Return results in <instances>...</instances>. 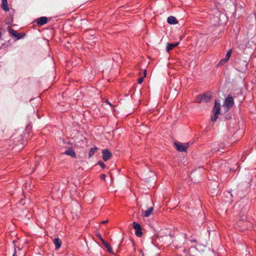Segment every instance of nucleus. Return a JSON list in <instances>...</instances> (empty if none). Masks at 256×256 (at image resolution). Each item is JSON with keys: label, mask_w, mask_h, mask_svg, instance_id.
<instances>
[{"label": "nucleus", "mask_w": 256, "mask_h": 256, "mask_svg": "<svg viewBox=\"0 0 256 256\" xmlns=\"http://www.w3.org/2000/svg\"><path fill=\"white\" fill-rule=\"evenodd\" d=\"M246 61L240 60L235 64L236 68L240 72H243L247 69Z\"/></svg>", "instance_id": "1"}, {"label": "nucleus", "mask_w": 256, "mask_h": 256, "mask_svg": "<svg viewBox=\"0 0 256 256\" xmlns=\"http://www.w3.org/2000/svg\"><path fill=\"white\" fill-rule=\"evenodd\" d=\"M234 104L233 98L228 95L224 100V106L226 110L228 111L230 108H232Z\"/></svg>", "instance_id": "2"}, {"label": "nucleus", "mask_w": 256, "mask_h": 256, "mask_svg": "<svg viewBox=\"0 0 256 256\" xmlns=\"http://www.w3.org/2000/svg\"><path fill=\"white\" fill-rule=\"evenodd\" d=\"M213 112L214 115L211 116V120L212 122H215L218 118V116L220 112V104L215 101L214 106L213 108Z\"/></svg>", "instance_id": "3"}, {"label": "nucleus", "mask_w": 256, "mask_h": 256, "mask_svg": "<svg viewBox=\"0 0 256 256\" xmlns=\"http://www.w3.org/2000/svg\"><path fill=\"white\" fill-rule=\"evenodd\" d=\"M174 146L177 150L181 152H186L188 146V144H186L184 145H182L180 142H174Z\"/></svg>", "instance_id": "4"}, {"label": "nucleus", "mask_w": 256, "mask_h": 256, "mask_svg": "<svg viewBox=\"0 0 256 256\" xmlns=\"http://www.w3.org/2000/svg\"><path fill=\"white\" fill-rule=\"evenodd\" d=\"M134 228L136 230L135 234L138 237H140L142 236V228L140 224L136 222L132 223Z\"/></svg>", "instance_id": "5"}, {"label": "nucleus", "mask_w": 256, "mask_h": 256, "mask_svg": "<svg viewBox=\"0 0 256 256\" xmlns=\"http://www.w3.org/2000/svg\"><path fill=\"white\" fill-rule=\"evenodd\" d=\"M102 153V158L106 162L109 160L112 156V153L108 150H103Z\"/></svg>", "instance_id": "6"}, {"label": "nucleus", "mask_w": 256, "mask_h": 256, "mask_svg": "<svg viewBox=\"0 0 256 256\" xmlns=\"http://www.w3.org/2000/svg\"><path fill=\"white\" fill-rule=\"evenodd\" d=\"M201 96L202 98L200 100H203V102H209L212 99V94L209 92L205 93Z\"/></svg>", "instance_id": "7"}, {"label": "nucleus", "mask_w": 256, "mask_h": 256, "mask_svg": "<svg viewBox=\"0 0 256 256\" xmlns=\"http://www.w3.org/2000/svg\"><path fill=\"white\" fill-rule=\"evenodd\" d=\"M36 22L38 26H42L48 22V18L45 16H42L36 20Z\"/></svg>", "instance_id": "8"}, {"label": "nucleus", "mask_w": 256, "mask_h": 256, "mask_svg": "<svg viewBox=\"0 0 256 256\" xmlns=\"http://www.w3.org/2000/svg\"><path fill=\"white\" fill-rule=\"evenodd\" d=\"M1 6L2 9L6 12H8L10 10L7 0H2Z\"/></svg>", "instance_id": "9"}, {"label": "nucleus", "mask_w": 256, "mask_h": 256, "mask_svg": "<svg viewBox=\"0 0 256 256\" xmlns=\"http://www.w3.org/2000/svg\"><path fill=\"white\" fill-rule=\"evenodd\" d=\"M154 210V208L151 206L150 207L146 210L144 211L143 210H142V212L143 213L144 212V216L145 217H148L150 215H151L152 214Z\"/></svg>", "instance_id": "10"}, {"label": "nucleus", "mask_w": 256, "mask_h": 256, "mask_svg": "<svg viewBox=\"0 0 256 256\" xmlns=\"http://www.w3.org/2000/svg\"><path fill=\"white\" fill-rule=\"evenodd\" d=\"M53 242L55 246V248L56 250L59 249L62 245V242L58 238H55L53 240Z\"/></svg>", "instance_id": "11"}, {"label": "nucleus", "mask_w": 256, "mask_h": 256, "mask_svg": "<svg viewBox=\"0 0 256 256\" xmlns=\"http://www.w3.org/2000/svg\"><path fill=\"white\" fill-rule=\"evenodd\" d=\"M167 22L170 24H175L178 22L176 18L173 16H168L167 19Z\"/></svg>", "instance_id": "12"}, {"label": "nucleus", "mask_w": 256, "mask_h": 256, "mask_svg": "<svg viewBox=\"0 0 256 256\" xmlns=\"http://www.w3.org/2000/svg\"><path fill=\"white\" fill-rule=\"evenodd\" d=\"M179 44V42L176 43H172V44H168L166 47L167 52H169L172 50L174 48L178 46Z\"/></svg>", "instance_id": "13"}, {"label": "nucleus", "mask_w": 256, "mask_h": 256, "mask_svg": "<svg viewBox=\"0 0 256 256\" xmlns=\"http://www.w3.org/2000/svg\"><path fill=\"white\" fill-rule=\"evenodd\" d=\"M64 154L70 156L74 158H75L76 156V154L75 152L72 148H70L66 150L65 152H64Z\"/></svg>", "instance_id": "14"}, {"label": "nucleus", "mask_w": 256, "mask_h": 256, "mask_svg": "<svg viewBox=\"0 0 256 256\" xmlns=\"http://www.w3.org/2000/svg\"><path fill=\"white\" fill-rule=\"evenodd\" d=\"M102 244L104 245L105 248H106V250H107L108 251V252H110V253H112L113 252L112 248L110 246L109 244L107 242L104 241V242H102Z\"/></svg>", "instance_id": "15"}, {"label": "nucleus", "mask_w": 256, "mask_h": 256, "mask_svg": "<svg viewBox=\"0 0 256 256\" xmlns=\"http://www.w3.org/2000/svg\"><path fill=\"white\" fill-rule=\"evenodd\" d=\"M146 70H144L143 72V76H141L140 78H138V84H141L142 82L144 80V77H146Z\"/></svg>", "instance_id": "16"}, {"label": "nucleus", "mask_w": 256, "mask_h": 256, "mask_svg": "<svg viewBox=\"0 0 256 256\" xmlns=\"http://www.w3.org/2000/svg\"><path fill=\"white\" fill-rule=\"evenodd\" d=\"M8 32L11 35L13 36L14 37H16V38L18 34V33L16 31L14 30L13 29H12L11 28H10L8 29Z\"/></svg>", "instance_id": "17"}, {"label": "nucleus", "mask_w": 256, "mask_h": 256, "mask_svg": "<svg viewBox=\"0 0 256 256\" xmlns=\"http://www.w3.org/2000/svg\"><path fill=\"white\" fill-rule=\"evenodd\" d=\"M230 58V57L229 56L226 55L225 58H222L220 60L219 64L222 65L224 64Z\"/></svg>", "instance_id": "18"}, {"label": "nucleus", "mask_w": 256, "mask_h": 256, "mask_svg": "<svg viewBox=\"0 0 256 256\" xmlns=\"http://www.w3.org/2000/svg\"><path fill=\"white\" fill-rule=\"evenodd\" d=\"M230 58V57L229 56L226 55L225 58H222L220 60L219 64L222 65L224 64Z\"/></svg>", "instance_id": "19"}, {"label": "nucleus", "mask_w": 256, "mask_h": 256, "mask_svg": "<svg viewBox=\"0 0 256 256\" xmlns=\"http://www.w3.org/2000/svg\"><path fill=\"white\" fill-rule=\"evenodd\" d=\"M96 150H97L96 148H92L89 152V154H88L89 157L92 156L96 152Z\"/></svg>", "instance_id": "20"}, {"label": "nucleus", "mask_w": 256, "mask_h": 256, "mask_svg": "<svg viewBox=\"0 0 256 256\" xmlns=\"http://www.w3.org/2000/svg\"><path fill=\"white\" fill-rule=\"evenodd\" d=\"M201 98H202V96L201 95H198L196 96V101L198 102H203V100H200L201 99Z\"/></svg>", "instance_id": "21"}, {"label": "nucleus", "mask_w": 256, "mask_h": 256, "mask_svg": "<svg viewBox=\"0 0 256 256\" xmlns=\"http://www.w3.org/2000/svg\"><path fill=\"white\" fill-rule=\"evenodd\" d=\"M98 164L102 168H104L106 166V165L104 164L101 161L98 162Z\"/></svg>", "instance_id": "22"}, {"label": "nucleus", "mask_w": 256, "mask_h": 256, "mask_svg": "<svg viewBox=\"0 0 256 256\" xmlns=\"http://www.w3.org/2000/svg\"><path fill=\"white\" fill-rule=\"evenodd\" d=\"M97 236L99 238L100 240L102 242V243L105 240L102 238V236L100 234H97Z\"/></svg>", "instance_id": "23"}, {"label": "nucleus", "mask_w": 256, "mask_h": 256, "mask_svg": "<svg viewBox=\"0 0 256 256\" xmlns=\"http://www.w3.org/2000/svg\"><path fill=\"white\" fill-rule=\"evenodd\" d=\"M232 49H230L226 53V56H229L230 57V56L232 54Z\"/></svg>", "instance_id": "24"}, {"label": "nucleus", "mask_w": 256, "mask_h": 256, "mask_svg": "<svg viewBox=\"0 0 256 256\" xmlns=\"http://www.w3.org/2000/svg\"><path fill=\"white\" fill-rule=\"evenodd\" d=\"M22 37H23V35H22L21 34L18 33V36H16V38L18 40H19V39H20L21 38H22Z\"/></svg>", "instance_id": "25"}, {"label": "nucleus", "mask_w": 256, "mask_h": 256, "mask_svg": "<svg viewBox=\"0 0 256 256\" xmlns=\"http://www.w3.org/2000/svg\"><path fill=\"white\" fill-rule=\"evenodd\" d=\"M105 177H106V176H105V174H102V175L100 176V178H102V180H104V178H105Z\"/></svg>", "instance_id": "26"}, {"label": "nucleus", "mask_w": 256, "mask_h": 256, "mask_svg": "<svg viewBox=\"0 0 256 256\" xmlns=\"http://www.w3.org/2000/svg\"><path fill=\"white\" fill-rule=\"evenodd\" d=\"M108 222V220H104L102 222V224H106Z\"/></svg>", "instance_id": "27"}, {"label": "nucleus", "mask_w": 256, "mask_h": 256, "mask_svg": "<svg viewBox=\"0 0 256 256\" xmlns=\"http://www.w3.org/2000/svg\"><path fill=\"white\" fill-rule=\"evenodd\" d=\"M124 240V238H122V240H121V241H120V244H121L122 242H123Z\"/></svg>", "instance_id": "28"}, {"label": "nucleus", "mask_w": 256, "mask_h": 256, "mask_svg": "<svg viewBox=\"0 0 256 256\" xmlns=\"http://www.w3.org/2000/svg\"><path fill=\"white\" fill-rule=\"evenodd\" d=\"M139 74H140V75H141V74H141V72H139Z\"/></svg>", "instance_id": "29"}, {"label": "nucleus", "mask_w": 256, "mask_h": 256, "mask_svg": "<svg viewBox=\"0 0 256 256\" xmlns=\"http://www.w3.org/2000/svg\"><path fill=\"white\" fill-rule=\"evenodd\" d=\"M13 256H15V253L14 254Z\"/></svg>", "instance_id": "30"}]
</instances>
